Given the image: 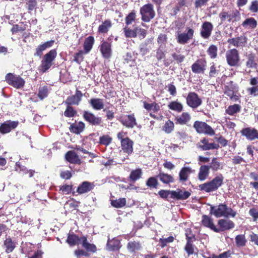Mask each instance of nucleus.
Returning a JSON list of instances; mask_svg holds the SVG:
<instances>
[{"mask_svg": "<svg viewBox=\"0 0 258 258\" xmlns=\"http://www.w3.org/2000/svg\"><path fill=\"white\" fill-rule=\"evenodd\" d=\"M210 214L214 215L216 218L225 217L234 218L237 215V212L228 207L225 203H220L218 205H209Z\"/></svg>", "mask_w": 258, "mask_h": 258, "instance_id": "obj_1", "label": "nucleus"}, {"mask_svg": "<svg viewBox=\"0 0 258 258\" xmlns=\"http://www.w3.org/2000/svg\"><path fill=\"white\" fill-rule=\"evenodd\" d=\"M224 177L221 174L215 177L212 180L200 184L199 189L206 192L217 190L223 184Z\"/></svg>", "mask_w": 258, "mask_h": 258, "instance_id": "obj_2", "label": "nucleus"}, {"mask_svg": "<svg viewBox=\"0 0 258 258\" xmlns=\"http://www.w3.org/2000/svg\"><path fill=\"white\" fill-rule=\"evenodd\" d=\"M56 55L57 52L55 49H51L46 53L41 61V64L39 66L40 71L42 73L46 72L53 65V62Z\"/></svg>", "mask_w": 258, "mask_h": 258, "instance_id": "obj_3", "label": "nucleus"}, {"mask_svg": "<svg viewBox=\"0 0 258 258\" xmlns=\"http://www.w3.org/2000/svg\"><path fill=\"white\" fill-rule=\"evenodd\" d=\"M227 64L232 67H238L240 66V56L238 50L236 48L228 50L225 54Z\"/></svg>", "mask_w": 258, "mask_h": 258, "instance_id": "obj_4", "label": "nucleus"}, {"mask_svg": "<svg viewBox=\"0 0 258 258\" xmlns=\"http://www.w3.org/2000/svg\"><path fill=\"white\" fill-rule=\"evenodd\" d=\"M219 17L221 22H227L228 23L234 22L239 20L240 18V13L237 10L227 11L223 9L219 13Z\"/></svg>", "mask_w": 258, "mask_h": 258, "instance_id": "obj_5", "label": "nucleus"}, {"mask_svg": "<svg viewBox=\"0 0 258 258\" xmlns=\"http://www.w3.org/2000/svg\"><path fill=\"white\" fill-rule=\"evenodd\" d=\"M82 117L88 124L91 126H101L103 123L101 117L96 115L89 110H84L82 112Z\"/></svg>", "mask_w": 258, "mask_h": 258, "instance_id": "obj_6", "label": "nucleus"}, {"mask_svg": "<svg viewBox=\"0 0 258 258\" xmlns=\"http://www.w3.org/2000/svg\"><path fill=\"white\" fill-rule=\"evenodd\" d=\"M5 80L9 85L17 89L23 87L25 83V80L20 76L10 73L6 75Z\"/></svg>", "mask_w": 258, "mask_h": 258, "instance_id": "obj_7", "label": "nucleus"}, {"mask_svg": "<svg viewBox=\"0 0 258 258\" xmlns=\"http://www.w3.org/2000/svg\"><path fill=\"white\" fill-rule=\"evenodd\" d=\"M238 89L236 86L233 84L232 81H230L224 87V93L229 97L230 100L232 101H237L239 100L240 95L237 94Z\"/></svg>", "mask_w": 258, "mask_h": 258, "instance_id": "obj_8", "label": "nucleus"}, {"mask_svg": "<svg viewBox=\"0 0 258 258\" xmlns=\"http://www.w3.org/2000/svg\"><path fill=\"white\" fill-rule=\"evenodd\" d=\"M193 127L199 134H204L210 136H213L215 134V131L212 127L205 122L196 121L194 123Z\"/></svg>", "mask_w": 258, "mask_h": 258, "instance_id": "obj_9", "label": "nucleus"}, {"mask_svg": "<svg viewBox=\"0 0 258 258\" xmlns=\"http://www.w3.org/2000/svg\"><path fill=\"white\" fill-rule=\"evenodd\" d=\"M186 102L187 105L192 108H196L200 106L202 103V99L199 95L194 92L188 93L186 98Z\"/></svg>", "mask_w": 258, "mask_h": 258, "instance_id": "obj_10", "label": "nucleus"}, {"mask_svg": "<svg viewBox=\"0 0 258 258\" xmlns=\"http://www.w3.org/2000/svg\"><path fill=\"white\" fill-rule=\"evenodd\" d=\"M83 94L78 88L76 89L75 94L68 96L63 102L66 105H79L82 101Z\"/></svg>", "mask_w": 258, "mask_h": 258, "instance_id": "obj_11", "label": "nucleus"}, {"mask_svg": "<svg viewBox=\"0 0 258 258\" xmlns=\"http://www.w3.org/2000/svg\"><path fill=\"white\" fill-rule=\"evenodd\" d=\"M218 226H216V232L220 233L233 229L235 224L229 219H221L218 221Z\"/></svg>", "mask_w": 258, "mask_h": 258, "instance_id": "obj_12", "label": "nucleus"}, {"mask_svg": "<svg viewBox=\"0 0 258 258\" xmlns=\"http://www.w3.org/2000/svg\"><path fill=\"white\" fill-rule=\"evenodd\" d=\"M241 135L247 140L254 141L258 140V130L254 127H246L240 131Z\"/></svg>", "mask_w": 258, "mask_h": 258, "instance_id": "obj_13", "label": "nucleus"}, {"mask_svg": "<svg viewBox=\"0 0 258 258\" xmlns=\"http://www.w3.org/2000/svg\"><path fill=\"white\" fill-rule=\"evenodd\" d=\"M207 67L205 58L198 59L191 66L192 72L195 74H204Z\"/></svg>", "mask_w": 258, "mask_h": 258, "instance_id": "obj_14", "label": "nucleus"}, {"mask_svg": "<svg viewBox=\"0 0 258 258\" xmlns=\"http://www.w3.org/2000/svg\"><path fill=\"white\" fill-rule=\"evenodd\" d=\"M191 193L188 191L185 190L184 188H177L176 190H171L170 198L176 200H184L188 199Z\"/></svg>", "mask_w": 258, "mask_h": 258, "instance_id": "obj_15", "label": "nucleus"}, {"mask_svg": "<svg viewBox=\"0 0 258 258\" xmlns=\"http://www.w3.org/2000/svg\"><path fill=\"white\" fill-rule=\"evenodd\" d=\"M119 120L123 126L128 128H132L137 124L134 114L121 116Z\"/></svg>", "mask_w": 258, "mask_h": 258, "instance_id": "obj_16", "label": "nucleus"}, {"mask_svg": "<svg viewBox=\"0 0 258 258\" xmlns=\"http://www.w3.org/2000/svg\"><path fill=\"white\" fill-rule=\"evenodd\" d=\"M213 27L211 22L208 21L204 22L201 26V36L205 39H209L211 35Z\"/></svg>", "mask_w": 258, "mask_h": 258, "instance_id": "obj_17", "label": "nucleus"}, {"mask_svg": "<svg viewBox=\"0 0 258 258\" xmlns=\"http://www.w3.org/2000/svg\"><path fill=\"white\" fill-rule=\"evenodd\" d=\"M247 38L245 35H241L237 37L228 39L227 42L236 47L243 48L247 44Z\"/></svg>", "mask_w": 258, "mask_h": 258, "instance_id": "obj_18", "label": "nucleus"}, {"mask_svg": "<svg viewBox=\"0 0 258 258\" xmlns=\"http://www.w3.org/2000/svg\"><path fill=\"white\" fill-rule=\"evenodd\" d=\"M111 44L106 41H103L99 46V49L103 58L109 59L112 55Z\"/></svg>", "mask_w": 258, "mask_h": 258, "instance_id": "obj_19", "label": "nucleus"}, {"mask_svg": "<svg viewBox=\"0 0 258 258\" xmlns=\"http://www.w3.org/2000/svg\"><path fill=\"white\" fill-rule=\"evenodd\" d=\"M186 30V33H182L178 35L177 41L178 43L184 44L187 43L189 40L192 39L194 30L189 27H187Z\"/></svg>", "mask_w": 258, "mask_h": 258, "instance_id": "obj_20", "label": "nucleus"}, {"mask_svg": "<svg viewBox=\"0 0 258 258\" xmlns=\"http://www.w3.org/2000/svg\"><path fill=\"white\" fill-rule=\"evenodd\" d=\"M198 147L203 151L218 149L220 148L218 144L215 143H209V139L204 138L200 140Z\"/></svg>", "mask_w": 258, "mask_h": 258, "instance_id": "obj_21", "label": "nucleus"}, {"mask_svg": "<svg viewBox=\"0 0 258 258\" xmlns=\"http://www.w3.org/2000/svg\"><path fill=\"white\" fill-rule=\"evenodd\" d=\"M19 124L18 121L8 120L0 125V133L5 134L15 129Z\"/></svg>", "mask_w": 258, "mask_h": 258, "instance_id": "obj_22", "label": "nucleus"}, {"mask_svg": "<svg viewBox=\"0 0 258 258\" xmlns=\"http://www.w3.org/2000/svg\"><path fill=\"white\" fill-rule=\"evenodd\" d=\"M245 56L247 59V60L245 62L246 67L251 69L256 68L258 66V60L255 53L250 52L248 53H246Z\"/></svg>", "mask_w": 258, "mask_h": 258, "instance_id": "obj_23", "label": "nucleus"}, {"mask_svg": "<svg viewBox=\"0 0 258 258\" xmlns=\"http://www.w3.org/2000/svg\"><path fill=\"white\" fill-rule=\"evenodd\" d=\"M94 186L93 183L87 181H83L78 186L77 192L80 195L87 193L91 191Z\"/></svg>", "mask_w": 258, "mask_h": 258, "instance_id": "obj_24", "label": "nucleus"}, {"mask_svg": "<svg viewBox=\"0 0 258 258\" xmlns=\"http://www.w3.org/2000/svg\"><path fill=\"white\" fill-rule=\"evenodd\" d=\"M133 142L128 137H126L121 141V147L124 153L130 155L133 152Z\"/></svg>", "mask_w": 258, "mask_h": 258, "instance_id": "obj_25", "label": "nucleus"}, {"mask_svg": "<svg viewBox=\"0 0 258 258\" xmlns=\"http://www.w3.org/2000/svg\"><path fill=\"white\" fill-rule=\"evenodd\" d=\"M195 172L190 167H182L179 172V180L180 182L184 183L186 182L189 177V175Z\"/></svg>", "mask_w": 258, "mask_h": 258, "instance_id": "obj_26", "label": "nucleus"}, {"mask_svg": "<svg viewBox=\"0 0 258 258\" xmlns=\"http://www.w3.org/2000/svg\"><path fill=\"white\" fill-rule=\"evenodd\" d=\"M191 119L190 114L187 112H183L180 115L175 117L174 121L176 124H187Z\"/></svg>", "mask_w": 258, "mask_h": 258, "instance_id": "obj_27", "label": "nucleus"}, {"mask_svg": "<svg viewBox=\"0 0 258 258\" xmlns=\"http://www.w3.org/2000/svg\"><path fill=\"white\" fill-rule=\"evenodd\" d=\"M112 26V23L111 20L109 19H106L99 25L97 32L99 34H107L111 28Z\"/></svg>", "mask_w": 258, "mask_h": 258, "instance_id": "obj_28", "label": "nucleus"}, {"mask_svg": "<svg viewBox=\"0 0 258 258\" xmlns=\"http://www.w3.org/2000/svg\"><path fill=\"white\" fill-rule=\"evenodd\" d=\"M202 224L205 227L216 232V226L214 223V219L211 217L206 215H203Z\"/></svg>", "mask_w": 258, "mask_h": 258, "instance_id": "obj_29", "label": "nucleus"}, {"mask_svg": "<svg viewBox=\"0 0 258 258\" xmlns=\"http://www.w3.org/2000/svg\"><path fill=\"white\" fill-rule=\"evenodd\" d=\"M121 246L120 241L115 238L111 240L108 239L106 244L107 249L110 251L118 250Z\"/></svg>", "mask_w": 258, "mask_h": 258, "instance_id": "obj_30", "label": "nucleus"}, {"mask_svg": "<svg viewBox=\"0 0 258 258\" xmlns=\"http://www.w3.org/2000/svg\"><path fill=\"white\" fill-rule=\"evenodd\" d=\"M85 128V124L82 121L77 123H73L70 125L69 127L71 133L78 135L84 131Z\"/></svg>", "mask_w": 258, "mask_h": 258, "instance_id": "obj_31", "label": "nucleus"}, {"mask_svg": "<svg viewBox=\"0 0 258 258\" xmlns=\"http://www.w3.org/2000/svg\"><path fill=\"white\" fill-rule=\"evenodd\" d=\"M82 245L85 249L86 251L89 252L95 253L97 251V247L94 244L90 243L88 242L87 237L83 236L81 237Z\"/></svg>", "mask_w": 258, "mask_h": 258, "instance_id": "obj_32", "label": "nucleus"}, {"mask_svg": "<svg viewBox=\"0 0 258 258\" xmlns=\"http://www.w3.org/2000/svg\"><path fill=\"white\" fill-rule=\"evenodd\" d=\"M66 159L70 163L80 164L81 161L78 155L73 151H69L65 155Z\"/></svg>", "mask_w": 258, "mask_h": 258, "instance_id": "obj_33", "label": "nucleus"}, {"mask_svg": "<svg viewBox=\"0 0 258 258\" xmlns=\"http://www.w3.org/2000/svg\"><path fill=\"white\" fill-rule=\"evenodd\" d=\"M210 173V167L208 165H202L199 169L198 173V179L200 181H204L206 180Z\"/></svg>", "mask_w": 258, "mask_h": 258, "instance_id": "obj_34", "label": "nucleus"}, {"mask_svg": "<svg viewBox=\"0 0 258 258\" xmlns=\"http://www.w3.org/2000/svg\"><path fill=\"white\" fill-rule=\"evenodd\" d=\"M92 107L96 110H100L104 108L103 101L100 98H92L89 101Z\"/></svg>", "mask_w": 258, "mask_h": 258, "instance_id": "obj_35", "label": "nucleus"}, {"mask_svg": "<svg viewBox=\"0 0 258 258\" xmlns=\"http://www.w3.org/2000/svg\"><path fill=\"white\" fill-rule=\"evenodd\" d=\"M4 245L5 247V251L7 253L12 252L16 247V243L10 236L6 237L4 242Z\"/></svg>", "mask_w": 258, "mask_h": 258, "instance_id": "obj_36", "label": "nucleus"}, {"mask_svg": "<svg viewBox=\"0 0 258 258\" xmlns=\"http://www.w3.org/2000/svg\"><path fill=\"white\" fill-rule=\"evenodd\" d=\"M94 38L92 36H89L85 38L83 44L84 50L85 53H88L90 51L94 44Z\"/></svg>", "mask_w": 258, "mask_h": 258, "instance_id": "obj_37", "label": "nucleus"}, {"mask_svg": "<svg viewBox=\"0 0 258 258\" xmlns=\"http://www.w3.org/2000/svg\"><path fill=\"white\" fill-rule=\"evenodd\" d=\"M79 241L82 242L81 237H79L74 233H69L66 242L71 246L78 244Z\"/></svg>", "mask_w": 258, "mask_h": 258, "instance_id": "obj_38", "label": "nucleus"}, {"mask_svg": "<svg viewBox=\"0 0 258 258\" xmlns=\"http://www.w3.org/2000/svg\"><path fill=\"white\" fill-rule=\"evenodd\" d=\"M160 180L164 184H169L174 182L173 177L167 173L160 172L157 176Z\"/></svg>", "mask_w": 258, "mask_h": 258, "instance_id": "obj_39", "label": "nucleus"}, {"mask_svg": "<svg viewBox=\"0 0 258 258\" xmlns=\"http://www.w3.org/2000/svg\"><path fill=\"white\" fill-rule=\"evenodd\" d=\"M257 25L256 20L252 17L246 19L242 23V26L245 28L255 29Z\"/></svg>", "mask_w": 258, "mask_h": 258, "instance_id": "obj_40", "label": "nucleus"}, {"mask_svg": "<svg viewBox=\"0 0 258 258\" xmlns=\"http://www.w3.org/2000/svg\"><path fill=\"white\" fill-rule=\"evenodd\" d=\"M168 107L169 109L175 111L177 112H181L183 109L182 104L177 101H173L170 102L168 104Z\"/></svg>", "mask_w": 258, "mask_h": 258, "instance_id": "obj_41", "label": "nucleus"}, {"mask_svg": "<svg viewBox=\"0 0 258 258\" xmlns=\"http://www.w3.org/2000/svg\"><path fill=\"white\" fill-rule=\"evenodd\" d=\"M142 175V171L141 169L133 170L130 173L129 180L130 182H135L141 177Z\"/></svg>", "mask_w": 258, "mask_h": 258, "instance_id": "obj_42", "label": "nucleus"}, {"mask_svg": "<svg viewBox=\"0 0 258 258\" xmlns=\"http://www.w3.org/2000/svg\"><path fill=\"white\" fill-rule=\"evenodd\" d=\"M241 107L240 105L234 104L230 105L225 110L226 114L229 115H233L234 114L239 112L241 110Z\"/></svg>", "mask_w": 258, "mask_h": 258, "instance_id": "obj_43", "label": "nucleus"}, {"mask_svg": "<svg viewBox=\"0 0 258 258\" xmlns=\"http://www.w3.org/2000/svg\"><path fill=\"white\" fill-rule=\"evenodd\" d=\"M124 36L126 38H135L137 37L136 27L134 29H131L128 25H126L123 29Z\"/></svg>", "mask_w": 258, "mask_h": 258, "instance_id": "obj_44", "label": "nucleus"}, {"mask_svg": "<svg viewBox=\"0 0 258 258\" xmlns=\"http://www.w3.org/2000/svg\"><path fill=\"white\" fill-rule=\"evenodd\" d=\"M209 167L214 172L223 169L222 164L218 161L217 158L216 157L212 159L210 165Z\"/></svg>", "mask_w": 258, "mask_h": 258, "instance_id": "obj_45", "label": "nucleus"}, {"mask_svg": "<svg viewBox=\"0 0 258 258\" xmlns=\"http://www.w3.org/2000/svg\"><path fill=\"white\" fill-rule=\"evenodd\" d=\"M77 110L71 105H66V108L63 112L64 116L67 117H73L76 115Z\"/></svg>", "mask_w": 258, "mask_h": 258, "instance_id": "obj_46", "label": "nucleus"}, {"mask_svg": "<svg viewBox=\"0 0 258 258\" xmlns=\"http://www.w3.org/2000/svg\"><path fill=\"white\" fill-rule=\"evenodd\" d=\"M235 243L237 247H244L246 245L247 240L244 234L237 235L235 238Z\"/></svg>", "mask_w": 258, "mask_h": 258, "instance_id": "obj_47", "label": "nucleus"}, {"mask_svg": "<svg viewBox=\"0 0 258 258\" xmlns=\"http://www.w3.org/2000/svg\"><path fill=\"white\" fill-rule=\"evenodd\" d=\"M155 12L152 4H146V22H149L155 16Z\"/></svg>", "mask_w": 258, "mask_h": 258, "instance_id": "obj_48", "label": "nucleus"}, {"mask_svg": "<svg viewBox=\"0 0 258 258\" xmlns=\"http://www.w3.org/2000/svg\"><path fill=\"white\" fill-rule=\"evenodd\" d=\"M174 129V124L172 121L168 119L165 122L164 125L162 126V130L166 134L171 133Z\"/></svg>", "mask_w": 258, "mask_h": 258, "instance_id": "obj_49", "label": "nucleus"}, {"mask_svg": "<svg viewBox=\"0 0 258 258\" xmlns=\"http://www.w3.org/2000/svg\"><path fill=\"white\" fill-rule=\"evenodd\" d=\"M207 52L211 59H215L218 55V48L215 45H211L208 48Z\"/></svg>", "mask_w": 258, "mask_h": 258, "instance_id": "obj_50", "label": "nucleus"}, {"mask_svg": "<svg viewBox=\"0 0 258 258\" xmlns=\"http://www.w3.org/2000/svg\"><path fill=\"white\" fill-rule=\"evenodd\" d=\"M112 141V138L108 135H104L99 137V143L107 146L111 144Z\"/></svg>", "mask_w": 258, "mask_h": 258, "instance_id": "obj_51", "label": "nucleus"}, {"mask_svg": "<svg viewBox=\"0 0 258 258\" xmlns=\"http://www.w3.org/2000/svg\"><path fill=\"white\" fill-rule=\"evenodd\" d=\"M111 205L116 208H122L126 204V200L125 198H120L117 200H114L111 201Z\"/></svg>", "mask_w": 258, "mask_h": 258, "instance_id": "obj_52", "label": "nucleus"}, {"mask_svg": "<svg viewBox=\"0 0 258 258\" xmlns=\"http://www.w3.org/2000/svg\"><path fill=\"white\" fill-rule=\"evenodd\" d=\"M73 185L63 184L60 186L59 187V192L61 194L69 195L71 193L73 189Z\"/></svg>", "mask_w": 258, "mask_h": 258, "instance_id": "obj_53", "label": "nucleus"}, {"mask_svg": "<svg viewBox=\"0 0 258 258\" xmlns=\"http://www.w3.org/2000/svg\"><path fill=\"white\" fill-rule=\"evenodd\" d=\"M174 238L173 236H170L167 238H161L159 240V243L161 248H164L167 246L168 243L173 242Z\"/></svg>", "mask_w": 258, "mask_h": 258, "instance_id": "obj_54", "label": "nucleus"}, {"mask_svg": "<svg viewBox=\"0 0 258 258\" xmlns=\"http://www.w3.org/2000/svg\"><path fill=\"white\" fill-rule=\"evenodd\" d=\"M127 248L130 252H134L136 250H139L141 246L139 242H137L136 241H130L127 244Z\"/></svg>", "mask_w": 258, "mask_h": 258, "instance_id": "obj_55", "label": "nucleus"}, {"mask_svg": "<svg viewBox=\"0 0 258 258\" xmlns=\"http://www.w3.org/2000/svg\"><path fill=\"white\" fill-rule=\"evenodd\" d=\"M171 56L173 61H175L178 64L182 63L185 59V56L181 54L179 51L172 53Z\"/></svg>", "mask_w": 258, "mask_h": 258, "instance_id": "obj_56", "label": "nucleus"}, {"mask_svg": "<svg viewBox=\"0 0 258 258\" xmlns=\"http://www.w3.org/2000/svg\"><path fill=\"white\" fill-rule=\"evenodd\" d=\"M48 90L47 86H44L42 87H39L38 90V97L42 100L48 96Z\"/></svg>", "mask_w": 258, "mask_h": 258, "instance_id": "obj_57", "label": "nucleus"}, {"mask_svg": "<svg viewBox=\"0 0 258 258\" xmlns=\"http://www.w3.org/2000/svg\"><path fill=\"white\" fill-rule=\"evenodd\" d=\"M186 240V243H193L196 240V236L192 233L191 230L189 229L186 231L185 234Z\"/></svg>", "mask_w": 258, "mask_h": 258, "instance_id": "obj_58", "label": "nucleus"}, {"mask_svg": "<svg viewBox=\"0 0 258 258\" xmlns=\"http://www.w3.org/2000/svg\"><path fill=\"white\" fill-rule=\"evenodd\" d=\"M196 248L195 245L193 243H186L184 249L186 251L188 256L195 253V248Z\"/></svg>", "mask_w": 258, "mask_h": 258, "instance_id": "obj_59", "label": "nucleus"}, {"mask_svg": "<svg viewBox=\"0 0 258 258\" xmlns=\"http://www.w3.org/2000/svg\"><path fill=\"white\" fill-rule=\"evenodd\" d=\"M136 19V13L135 11H132L125 18V22L126 25H129L135 21Z\"/></svg>", "mask_w": 258, "mask_h": 258, "instance_id": "obj_60", "label": "nucleus"}, {"mask_svg": "<svg viewBox=\"0 0 258 258\" xmlns=\"http://www.w3.org/2000/svg\"><path fill=\"white\" fill-rule=\"evenodd\" d=\"M158 182L155 177H150L146 182V185L150 187L157 188Z\"/></svg>", "mask_w": 258, "mask_h": 258, "instance_id": "obj_61", "label": "nucleus"}, {"mask_svg": "<svg viewBox=\"0 0 258 258\" xmlns=\"http://www.w3.org/2000/svg\"><path fill=\"white\" fill-rule=\"evenodd\" d=\"M247 92L251 97L258 96V85L247 88Z\"/></svg>", "mask_w": 258, "mask_h": 258, "instance_id": "obj_62", "label": "nucleus"}, {"mask_svg": "<svg viewBox=\"0 0 258 258\" xmlns=\"http://www.w3.org/2000/svg\"><path fill=\"white\" fill-rule=\"evenodd\" d=\"M178 2L174 8L173 12L175 15L177 13L180 11L181 8L182 7L186 6V1L185 0H177Z\"/></svg>", "mask_w": 258, "mask_h": 258, "instance_id": "obj_63", "label": "nucleus"}, {"mask_svg": "<svg viewBox=\"0 0 258 258\" xmlns=\"http://www.w3.org/2000/svg\"><path fill=\"white\" fill-rule=\"evenodd\" d=\"M159 105L155 102L151 104L146 103V110H152L154 112H156L159 111Z\"/></svg>", "mask_w": 258, "mask_h": 258, "instance_id": "obj_64", "label": "nucleus"}]
</instances>
